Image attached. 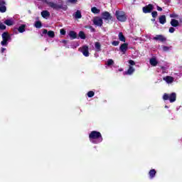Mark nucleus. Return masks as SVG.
Masks as SVG:
<instances>
[{
  "label": "nucleus",
  "instance_id": "nucleus-46",
  "mask_svg": "<svg viewBox=\"0 0 182 182\" xmlns=\"http://www.w3.org/2000/svg\"><path fill=\"white\" fill-rule=\"evenodd\" d=\"M166 109H168V107L167 105L165 106Z\"/></svg>",
  "mask_w": 182,
  "mask_h": 182
},
{
  "label": "nucleus",
  "instance_id": "nucleus-45",
  "mask_svg": "<svg viewBox=\"0 0 182 182\" xmlns=\"http://www.w3.org/2000/svg\"><path fill=\"white\" fill-rule=\"evenodd\" d=\"M119 72H123V68H119Z\"/></svg>",
  "mask_w": 182,
  "mask_h": 182
},
{
  "label": "nucleus",
  "instance_id": "nucleus-27",
  "mask_svg": "<svg viewBox=\"0 0 182 182\" xmlns=\"http://www.w3.org/2000/svg\"><path fill=\"white\" fill-rule=\"evenodd\" d=\"M79 36L81 39H86V35H85V33L83 31L79 32Z\"/></svg>",
  "mask_w": 182,
  "mask_h": 182
},
{
  "label": "nucleus",
  "instance_id": "nucleus-8",
  "mask_svg": "<svg viewBox=\"0 0 182 182\" xmlns=\"http://www.w3.org/2000/svg\"><path fill=\"white\" fill-rule=\"evenodd\" d=\"M153 9H154L153 5L149 4L146 7L143 8V13L149 14V13L151 12V11H153Z\"/></svg>",
  "mask_w": 182,
  "mask_h": 182
},
{
  "label": "nucleus",
  "instance_id": "nucleus-29",
  "mask_svg": "<svg viewBox=\"0 0 182 182\" xmlns=\"http://www.w3.org/2000/svg\"><path fill=\"white\" fill-rule=\"evenodd\" d=\"M34 26H36L38 28H42V23L41 21H36L34 24Z\"/></svg>",
  "mask_w": 182,
  "mask_h": 182
},
{
  "label": "nucleus",
  "instance_id": "nucleus-31",
  "mask_svg": "<svg viewBox=\"0 0 182 182\" xmlns=\"http://www.w3.org/2000/svg\"><path fill=\"white\" fill-rule=\"evenodd\" d=\"M88 97H93L95 96V92L90 91L87 92Z\"/></svg>",
  "mask_w": 182,
  "mask_h": 182
},
{
  "label": "nucleus",
  "instance_id": "nucleus-38",
  "mask_svg": "<svg viewBox=\"0 0 182 182\" xmlns=\"http://www.w3.org/2000/svg\"><path fill=\"white\" fill-rule=\"evenodd\" d=\"M60 33L61 35H65L66 31H65V29H60Z\"/></svg>",
  "mask_w": 182,
  "mask_h": 182
},
{
  "label": "nucleus",
  "instance_id": "nucleus-17",
  "mask_svg": "<svg viewBox=\"0 0 182 182\" xmlns=\"http://www.w3.org/2000/svg\"><path fill=\"white\" fill-rule=\"evenodd\" d=\"M5 25H7V26H12L15 22L14 21V19L10 18L7 19L4 21Z\"/></svg>",
  "mask_w": 182,
  "mask_h": 182
},
{
  "label": "nucleus",
  "instance_id": "nucleus-42",
  "mask_svg": "<svg viewBox=\"0 0 182 182\" xmlns=\"http://www.w3.org/2000/svg\"><path fill=\"white\" fill-rule=\"evenodd\" d=\"M5 50H6V48H1V53H4V52H5Z\"/></svg>",
  "mask_w": 182,
  "mask_h": 182
},
{
  "label": "nucleus",
  "instance_id": "nucleus-12",
  "mask_svg": "<svg viewBox=\"0 0 182 182\" xmlns=\"http://www.w3.org/2000/svg\"><path fill=\"white\" fill-rule=\"evenodd\" d=\"M149 63H150L151 66L155 67L157 65H159V60H157V58H156V57H153V58H150Z\"/></svg>",
  "mask_w": 182,
  "mask_h": 182
},
{
  "label": "nucleus",
  "instance_id": "nucleus-3",
  "mask_svg": "<svg viewBox=\"0 0 182 182\" xmlns=\"http://www.w3.org/2000/svg\"><path fill=\"white\" fill-rule=\"evenodd\" d=\"M115 16L119 22H126V21H127V16H126V13L123 11H116Z\"/></svg>",
  "mask_w": 182,
  "mask_h": 182
},
{
  "label": "nucleus",
  "instance_id": "nucleus-23",
  "mask_svg": "<svg viewBox=\"0 0 182 182\" xmlns=\"http://www.w3.org/2000/svg\"><path fill=\"white\" fill-rule=\"evenodd\" d=\"M119 40L121 41V42H126V38L123 35V33H119L118 35Z\"/></svg>",
  "mask_w": 182,
  "mask_h": 182
},
{
  "label": "nucleus",
  "instance_id": "nucleus-25",
  "mask_svg": "<svg viewBox=\"0 0 182 182\" xmlns=\"http://www.w3.org/2000/svg\"><path fill=\"white\" fill-rule=\"evenodd\" d=\"M95 49H96V50H97V52H100V50H101V46H100V43H99V42H96L95 43Z\"/></svg>",
  "mask_w": 182,
  "mask_h": 182
},
{
  "label": "nucleus",
  "instance_id": "nucleus-22",
  "mask_svg": "<svg viewBox=\"0 0 182 182\" xmlns=\"http://www.w3.org/2000/svg\"><path fill=\"white\" fill-rule=\"evenodd\" d=\"M25 28H26V25L25 24L20 26L18 28V32L20 33H23V32H25Z\"/></svg>",
  "mask_w": 182,
  "mask_h": 182
},
{
  "label": "nucleus",
  "instance_id": "nucleus-6",
  "mask_svg": "<svg viewBox=\"0 0 182 182\" xmlns=\"http://www.w3.org/2000/svg\"><path fill=\"white\" fill-rule=\"evenodd\" d=\"M79 50H80L82 53V55L86 58L89 57V47L87 46H84L80 48Z\"/></svg>",
  "mask_w": 182,
  "mask_h": 182
},
{
  "label": "nucleus",
  "instance_id": "nucleus-41",
  "mask_svg": "<svg viewBox=\"0 0 182 182\" xmlns=\"http://www.w3.org/2000/svg\"><path fill=\"white\" fill-rule=\"evenodd\" d=\"M156 9H157V11H163V9L161 7H160V6H157Z\"/></svg>",
  "mask_w": 182,
  "mask_h": 182
},
{
  "label": "nucleus",
  "instance_id": "nucleus-39",
  "mask_svg": "<svg viewBox=\"0 0 182 182\" xmlns=\"http://www.w3.org/2000/svg\"><path fill=\"white\" fill-rule=\"evenodd\" d=\"M151 15H152L153 18H156V16H157V11H153L151 13Z\"/></svg>",
  "mask_w": 182,
  "mask_h": 182
},
{
  "label": "nucleus",
  "instance_id": "nucleus-4",
  "mask_svg": "<svg viewBox=\"0 0 182 182\" xmlns=\"http://www.w3.org/2000/svg\"><path fill=\"white\" fill-rule=\"evenodd\" d=\"M177 98V95L176 92H172L171 94L168 95L167 93L164 94L163 99L164 100H169L171 103H173Z\"/></svg>",
  "mask_w": 182,
  "mask_h": 182
},
{
  "label": "nucleus",
  "instance_id": "nucleus-26",
  "mask_svg": "<svg viewBox=\"0 0 182 182\" xmlns=\"http://www.w3.org/2000/svg\"><path fill=\"white\" fill-rule=\"evenodd\" d=\"M91 11L92 12V14H100V10L96 7H92L91 9Z\"/></svg>",
  "mask_w": 182,
  "mask_h": 182
},
{
  "label": "nucleus",
  "instance_id": "nucleus-5",
  "mask_svg": "<svg viewBox=\"0 0 182 182\" xmlns=\"http://www.w3.org/2000/svg\"><path fill=\"white\" fill-rule=\"evenodd\" d=\"M2 41L1 42V46H8V42L11 41V36L8 33H3L1 35Z\"/></svg>",
  "mask_w": 182,
  "mask_h": 182
},
{
  "label": "nucleus",
  "instance_id": "nucleus-37",
  "mask_svg": "<svg viewBox=\"0 0 182 182\" xmlns=\"http://www.w3.org/2000/svg\"><path fill=\"white\" fill-rule=\"evenodd\" d=\"M0 29H6V26L3 23H0Z\"/></svg>",
  "mask_w": 182,
  "mask_h": 182
},
{
  "label": "nucleus",
  "instance_id": "nucleus-15",
  "mask_svg": "<svg viewBox=\"0 0 182 182\" xmlns=\"http://www.w3.org/2000/svg\"><path fill=\"white\" fill-rule=\"evenodd\" d=\"M164 80H165L168 84L173 83V82H174V77L171 76H166L164 77Z\"/></svg>",
  "mask_w": 182,
  "mask_h": 182
},
{
  "label": "nucleus",
  "instance_id": "nucleus-43",
  "mask_svg": "<svg viewBox=\"0 0 182 182\" xmlns=\"http://www.w3.org/2000/svg\"><path fill=\"white\" fill-rule=\"evenodd\" d=\"M43 33L44 35H46V33H48V30L44 29V30L43 31Z\"/></svg>",
  "mask_w": 182,
  "mask_h": 182
},
{
  "label": "nucleus",
  "instance_id": "nucleus-30",
  "mask_svg": "<svg viewBox=\"0 0 182 182\" xmlns=\"http://www.w3.org/2000/svg\"><path fill=\"white\" fill-rule=\"evenodd\" d=\"M114 61H113V60L112 59H109L107 62V66H111V65H114Z\"/></svg>",
  "mask_w": 182,
  "mask_h": 182
},
{
  "label": "nucleus",
  "instance_id": "nucleus-10",
  "mask_svg": "<svg viewBox=\"0 0 182 182\" xmlns=\"http://www.w3.org/2000/svg\"><path fill=\"white\" fill-rule=\"evenodd\" d=\"M94 25L97 26H102L103 25V20L102 18L97 17L94 19Z\"/></svg>",
  "mask_w": 182,
  "mask_h": 182
},
{
  "label": "nucleus",
  "instance_id": "nucleus-9",
  "mask_svg": "<svg viewBox=\"0 0 182 182\" xmlns=\"http://www.w3.org/2000/svg\"><path fill=\"white\" fill-rule=\"evenodd\" d=\"M121 52H122L123 55L127 52V49H129V45L127 43H123L121 45L119 48Z\"/></svg>",
  "mask_w": 182,
  "mask_h": 182
},
{
  "label": "nucleus",
  "instance_id": "nucleus-24",
  "mask_svg": "<svg viewBox=\"0 0 182 182\" xmlns=\"http://www.w3.org/2000/svg\"><path fill=\"white\" fill-rule=\"evenodd\" d=\"M75 18L76 19H80V18H82V13L80 12V11L77 10L75 14Z\"/></svg>",
  "mask_w": 182,
  "mask_h": 182
},
{
  "label": "nucleus",
  "instance_id": "nucleus-33",
  "mask_svg": "<svg viewBox=\"0 0 182 182\" xmlns=\"http://www.w3.org/2000/svg\"><path fill=\"white\" fill-rule=\"evenodd\" d=\"M174 31H176V28H174L173 27H170L169 28L170 33H174Z\"/></svg>",
  "mask_w": 182,
  "mask_h": 182
},
{
  "label": "nucleus",
  "instance_id": "nucleus-20",
  "mask_svg": "<svg viewBox=\"0 0 182 182\" xmlns=\"http://www.w3.org/2000/svg\"><path fill=\"white\" fill-rule=\"evenodd\" d=\"M156 169H151L149 171V177L150 178H154V177L156 176Z\"/></svg>",
  "mask_w": 182,
  "mask_h": 182
},
{
  "label": "nucleus",
  "instance_id": "nucleus-7",
  "mask_svg": "<svg viewBox=\"0 0 182 182\" xmlns=\"http://www.w3.org/2000/svg\"><path fill=\"white\" fill-rule=\"evenodd\" d=\"M6 4L4 0H0V12L4 14V12H6V6H5Z\"/></svg>",
  "mask_w": 182,
  "mask_h": 182
},
{
  "label": "nucleus",
  "instance_id": "nucleus-13",
  "mask_svg": "<svg viewBox=\"0 0 182 182\" xmlns=\"http://www.w3.org/2000/svg\"><path fill=\"white\" fill-rule=\"evenodd\" d=\"M102 18L106 21H109V19H112V16L110 15L109 12L105 11L102 13Z\"/></svg>",
  "mask_w": 182,
  "mask_h": 182
},
{
  "label": "nucleus",
  "instance_id": "nucleus-1",
  "mask_svg": "<svg viewBox=\"0 0 182 182\" xmlns=\"http://www.w3.org/2000/svg\"><path fill=\"white\" fill-rule=\"evenodd\" d=\"M46 4H47V5L50 6V8H52L55 11H59V9H63V11H66L68 9V6H63V1L62 0L58 1V3L46 0Z\"/></svg>",
  "mask_w": 182,
  "mask_h": 182
},
{
  "label": "nucleus",
  "instance_id": "nucleus-19",
  "mask_svg": "<svg viewBox=\"0 0 182 182\" xmlns=\"http://www.w3.org/2000/svg\"><path fill=\"white\" fill-rule=\"evenodd\" d=\"M171 26H173L174 28H177V26H178V25H179L178 21H177L176 19H171Z\"/></svg>",
  "mask_w": 182,
  "mask_h": 182
},
{
  "label": "nucleus",
  "instance_id": "nucleus-11",
  "mask_svg": "<svg viewBox=\"0 0 182 182\" xmlns=\"http://www.w3.org/2000/svg\"><path fill=\"white\" fill-rule=\"evenodd\" d=\"M154 41H159L160 42H166V38L163 35H156L154 37Z\"/></svg>",
  "mask_w": 182,
  "mask_h": 182
},
{
  "label": "nucleus",
  "instance_id": "nucleus-28",
  "mask_svg": "<svg viewBox=\"0 0 182 182\" xmlns=\"http://www.w3.org/2000/svg\"><path fill=\"white\" fill-rule=\"evenodd\" d=\"M48 36H49V38H55V32H53V31H49L48 32Z\"/></svg>",
  "mask_w": 182,
  "mask_h": 182
},
{
  "label": "nucleus",
  "instance_id": "nucleus-44",
  "mask_svg": "<svg viewBox=\"0 0 182 182\" xmlns=\"http://www.w3.org/2000/svg\"><path fill=\"white\" fill-rule=\"evenodd\" d=\"M68 43V41H66V40H63L62 41H61V43Z\"/></svg>",
  "mask_w": 182,
  "mask_h": 182
},
{
  "label": "nucleus",
  "instance_id": "nucleus-40",
  "mask_svg": "<svg viewBox=\"0 0 182 182\" xmlns=\"http://www.w3.org/2000/svg\"><path fill=\"white\" fill-rule=\"evenodd\" d=\"M177 16H178L176 14H170V18H177Z\"/></svg>",
  "mask_w": 182,
  "mask_h": 182
},
{
  "label": "nucleus",
  "instance_id": "nucleus-14",
  "mask_svg": "<svg viewBox=\"0 0 182 182\" xmlns=\"http://www.w3.org/2000/svg\"><path fill=\"white\" fill-rule=\"evenodd\" d=\"M134 68L130 65L128 70L124 73V75H133V73H134Z\"/></svg>",
  "mask_w": 182,
  "mask_h": 182
},
{
  "label": "nucleus",
  "instance_id": "nucleus-21",
  "mask_svg": "<svg viewBox=\"0 0 182 182\" xmlns=\"http://www.w3.org/2000/svg\"><path fill=\"white\" fill-rule=\"evenodd\" d=\"M166 16L163 15L159 17V23H161V25H164L166 23Z\"/></svg>",
  "mask_w": 182,
  "mask_h": 182
},
{
  "label": "nucleus",
  "instance_id": "nucleus-18",
  "mask_svg": "<svg viewBox=\"0 0 182 182\" xmlns=\"http://www.w3.org/2000/svg\"><path fill=\"white\" fill-rule=\"evenodd\" d=\"M69 36L71 39H76L77 38V34L76 32L71 31L69 32Z\"/></svg>",
  "mask_w": 182,
  "mask_h": 182
},
{
  "label": "nucleus",
  "instance_id": "nucleus-36",
  "mask_svg": "<svg viewBox=\"0 0 182 182\" xmlns=\"http://www.w3.org/2000/svg\"><path fill=\"white\" fill-rule=\"evenodd\" d=\"M68 2H70V4H76L77 2V0H67Z\"/></svg>",
  "mask_w": 182,
  "mask_h": 182
},
{
  "label": "nucleus",
  "instance_id": "nucleus-34",
  "mask_svg": "<svg viewBox=\"0 0 182 182\" xmlns=\"http://www.w3.org/2000/svg\"><path fill=\"white\" fill-rule=\"evenodd\" d=\"M119 43V41H113L112 44L113 45V46H118Z\"/></svg>",
  "mask_w": 182,
  "mask_h": 182
},
{
  "label": "nucleus",
  "instance_id": "nucleus-2",
  "mask_svg": "<svg viewBox=\"0 0 182 182\" xmlns=\"http://www.w3.org/2000/svg\"><path fill=\"white\" fill-rule=\"evenodd\" d=\"M89 139L91 143H93L94 144H97L98 143H102V141H103L102 134L97 131L91 132L89 135Z\"/></svg>",
  "mask_w": 182,
  "mask_h": 182
},
{
  "label": "nucleus",
  "instance_id": "nucleus-32",
  "mask_svg": "<svg viewBox=\"0 0 182 182\" xmlns=\"http://www.w3.org/2000/svg\"><path fill=\"white\" fill-rule=\"evenodd\" d=\"M129 63L131 66H134V65H136V63H134V61L132 60H129Z\"/></svg>",
  "mask_w": 182,
  "mask_h": 182
},
{
  "label": "nucleus",
  "instance_id": "nucleus-16",
  "mask_svg": "<svg viewBox=\"0 0 182 182\" xmlns=\"http://www.w3.org/2000/svg\"><path fill=\"white\" fill-rule=\"evenodd\" d=\"M41 16H43V18H44L45 19H48V18H49V16H50V13H49V11H43L41 12Z\"/></svg>",
  "mask_w": 182,
  "mask_h": 182
},
{
  "label": "nucleus",
  "instance_id": "nucleus-35",
  "mask_svg": "<svg viewBox=\"0 0 182 182\" xmlns=\"http://www.w3.org/2000/svg\"><path fill=\"white\" fill-rule=\"evenodd\" d=\"M162 49H163L164 52H167V50H168V49H170V48L164 46Z\"/></svg>",
  "mask_w": 182,
  "mask_h": 182
}]
</instances>
